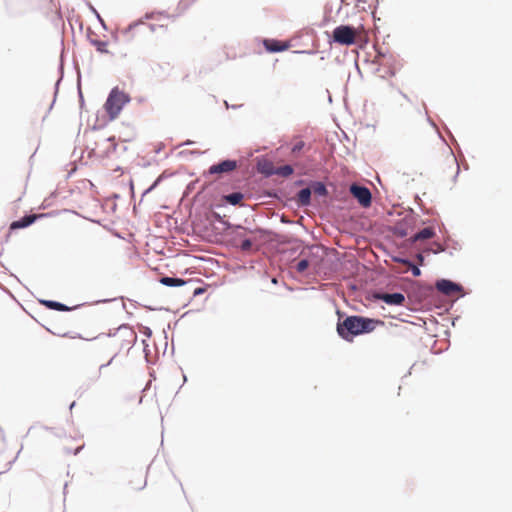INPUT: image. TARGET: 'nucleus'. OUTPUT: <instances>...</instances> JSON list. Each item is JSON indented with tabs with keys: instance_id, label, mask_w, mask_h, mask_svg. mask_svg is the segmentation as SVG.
<instances>
[{
	"instance_id": "obj_1",
	"label": "nucleus",
	"mask_w": 512,
	"mask_h": 512,
	"mask_svg": "<svg viewBox=\"0 0 512 512\" xmlns=\"http://www.w3.org/2000/svg\"><path fill=\"white\" fill-rule=\"evenodd\" d=\"M130 101V97L127 93L115 87L111 90L104 108L110 119H115L119 116L122 108Z\"/></svg>"
},
{
	"instance_id": "obj_2",
	"label": "nucleus",
	"mask_w": 512,
	"mask_h": 512,
	"mask_svg": "<svg viewBox=\"0 0 512 512\" xmlns=\"http://www.w3.org/2000/svg\"><path fill=\"white\" fill-rule=\"evenodd\" d=\"M376 322H337V331L346 340H352L354 336L367 333L374 329Z\"/></svg>"
},
{
	"instance_id": "obj_3",
	"label": "nucleus",
	"mask_w": 512,
	"mask_h": 512,
	"mask_svg": "<svg viewBox=\"0 0 512 512\" xmlns=\"http://www.w3.org/2000/svg\"><path fill=\"white\" fill-rule=\"evenodd\" d=\"M360 30H363V26L353 28L347 25H340L333 30L334 42L350 46L356 42V37L359 35Z\"/></svg>"
},
{
	"instance_id": "obj_4",
	"label": "nucleus",
	"mask_w": 512,
	"mask_h": 512,
	"mask_svg": "<svg viewBox=\"0 0 512 512\" xmlns=\"http://www.w3.org/2000/svg\"><path fill=\"white\" fill-rule=\"evenodd\" d=\"M350 192L354 198H356L359 204L363 207H369L371 205V192L367 187L352 184Z\"/></svg>"
},
{
	"instance_id": "obj_5",
	"label": "nucleus",
	"mask_w": 512,
	"mask_h": 512,
	"mask_svg": "<svg viewBox=\"0 0 512 512\" xmlns=\"http://www.w3.org/2000/svg\"><path fill=\"white\" fill-rule=\"evenodd\" d=\"M238 167V163L236 160H224L218 164H214L210 166L208 170V174L210 175H220L225 173H230L234 171Z\"/></svg>"
},
{
	"instance_id": "obj_6",
	"label": "nucleus",
	"mask_w": 512,
	"mask_h": 512,
	"mask_svg": "<svg viewBox=\"0 0 512 512\" xmlns=\"http://www.w3.org/2000/svg\"><path fill=\"white\" fill-rule=\"evenodd\" d=\"M436 288L438 291L447 296H455L462 292V287L450 280L442 279L437 281Z\"/></svg>"
},
{
	"instance_id": "obj_7",
	"label": "nucleus",
	"mask_w": 512,
	"mask_h": 512,
	"mask_svg": "<svg viewBox=\"0 0 512 512\" xmlns=\"http://www.w3.org/2000/svg\"><path fill=\"white\" fill-rule=\"evenodd\" d=\"M374 297L388 305H402L405 301V296L402 293L379 292L376 293Z\"/></svg>"
},
{
	"instance_id": "obj_8",
	"label": "nucleus",
	"mask_w": 512,
	"mask_h": 512,
	"mask_svg": "<svg viewBox=\"0 0 512 512\" xmlns=\"http://www.w3.org/2000/svg\"><path fill=\"white\" fill-rule=\"evenodd\" d=\"M264 47L268 52H281L289 48V44L275 39H265Z\"/></svg>"
},
{
	"instance_id": "obj_9",
	"label": "nucleus",
	"mask_w": 512,
	"mask_h": 512,
	"mask_svg": "<svg viewBox=\"0 0 512 512\" xmlns=\"http://www.w3.org/2000/svg\"><path fill=\"white\" fill-rule=\"evenodd\" d=\"M36 218H37V216L35 214L24 216L20 220L13 221L10 224L9 229L12 231V230L28 227L36 220Z\"/></svg>"
},
{
	"instance_id": "obj_10",
	"label": "nucleus",
	"mask_w": 512,
	"mask_h": 512,
	"mask_svg": "<svg viewBox=\"0 0 512 512\" xmlns=\"http://www.w3.org/2000/svg\"><path fill=\"white\" fill-rule=\"evenodd\" d=\"M146 27L143 21H139L129 25V27L124 31V35L127 39H133L137 34L141 33Z\"/></svg>"
},
{
	"instance_id": "obj_11",
	"label": "nucleus",
	"mask_w": 512,
	"mask_h": 512,
	"mask_svg": "<svg viewBox=\"0 0 512 512\" xmlns=\"http://www.w3.org/2000/svg\"><path fill=\"white\" fill-rule=\"evenodd\" d=\"M129 484L133 490L143 489L147 484L146 475L143 472L134 474L133 478L129 481Z\"/></svg>"
},
{
	"instance_id": "obj_12",
	"label": "nucleus",
	"mask_w": 512,
	"mask_h": 512,
	"mask_svg": "<svg viewBox=\"0 0 512 512\" xmlns=\"http://www.w3.org/2000/svg\"><path fill=\"white\" fill-rule=\"evenodd\" d=\"M258 171L266 176L275 175L276 167L269 160H263L258 163Z\"/></svg>"
},
{
	"instance_id": "obj_13",
	"label": "nucleus",
	"mask_w": 512,
	"mask_h": 512,
	"mask_svg": "<svg viewBox=\"0 0 512 512\" xmlns=\"http://www.w3.org/2000/svg\"><path fill=\"white\" fill-rule=\"evenodd\" d=\"M434 235H435V232H434L433 228L426 227V228L422 229L421 231H419L418 233H416L413 236L412 240L414 242L420 241V240H426V239L432 238Z\"/></svg>"
},
{
	"instance_id": "obj_14",
	"label": "nucleus",
	"mask_w": 512,
	"mask_h": 512,
	"mask_svg": "<svg viewBox=\"0 0 512 512\" xmlns=\"http://www.w3.org/2000/svg\"><path fill=\"white\" fill-rule=\"evenodd\" d=\"M310 198L311 190L309 188H304L297 194V202L302 206L308 205L310 203Z\"/></svg>"
},
{
	"instance_id": "obj_15",
	"label": "nucleus",
	"mask_w": 512,
	"mask_h": 512,
	"mask_svg": "<svg viewBox=\"0 0 512 512\" xmlns=\"http://www.w3.org/2000/svg\"><path fill=\"white\" fill-rule=\"evenodd\" d=\"M160 283L165 286L174 287V286H183L186 282L180 278L162 277L160 279Z\"/></svg>"
},
{
	"instance_id": "obj_16",
	"label": "nucleus",
	"mask_w": 512,
	"mask_h": 512,
	"mask_svg": "<svg viewBox=\"0 0 512 512\" xmlns=\"http://www.w3.org/2000/svg\"><path fill=\"white\" fill-rule=\"evenodd\" d=\"M293 167L290 165H284L281 167H277L275 170V175L281 176V177H289L293 174Z\"/></svg>"
},
{
	"instance_id": "obj_17",
	"label": "nucleus",
	"mask_w": 512,
	"mask_h": 512,
	"mask_svg": "<svg viewBox=\"0 0 512 512\" xmlns=\"http://www.w3.org/2000/svg\"><path fill=\"white\" fill-rule=\"evenodd\" d=\"M424 326H425V330L427 331L428 335L431 336V337H438L439 336V331H438V324L439 322H429L430 326H427L428 322H423Z\"/></svg>"
},
{
	"instance_id": "obj_18",
	"label": "nucleus",
	"mask_w": 512,
	"mask_h": 512,
	"mask_svg": "<svg viewBox=\"0 0 512 512\" xmlns=\"http://www.w3.org/2000/svg\"><path fill=\"white\" fill-rule=\"evenodd\" d=\"M43 304H45L50 309L59 310V311H68L71 309V308L65 306L64 304L55 302V301H43Z\"/></svg>"
},
{
	"instance_id": "obj_19",
	"label": "nucleus",
	"mask_w": 512,
	"mask_h": 512,
	"mask_svg": "<svg viewBox=\"0 0 512 512\" xmlns=\"http://www.w3.org/2000/svg\"><path fill=\"white\" fill-rule=\"evenodd\" d=\"M226 200L232 205L240 204L243 200V194L240 192L231 193L226 196Z\"/></svg>"
},
{
	"instance_id": "obj_20",
	"label": "nucleus",
	"mask_w": 512,
	"mask_h": 512,
	"mask_svg": "<svg viewBox=\"0 0 512 512\" xmlns=\"http://www.w3.org/2000/svg\"><path fill=\"white\" fill-rule=\"evenodd\" d=\"M93 45L96 47L97 51L101 53H108L107 46L108 43L102 40H93Z\"/></svg>"
},
{
	"instance_id": "obj_21",
	"label": "nucleus",
	"mask_w": 512,
	"mask_h": 512,
	"mask_svg": "<svg viewBox=\"0 0 512 512\" xmlns=\"http://www.w3.org/2000/svg\"><path fill=\"white\" fill-rule=\"evenodd\" d=\"M52 324H53L52 327L46 328L52 334L58 335V336H66L68 334L67 331L61 330L60 328L57 327L58 322H52Z\"/></svg>"
},
{
	"instance_id": "obj_22",
	"label": "nucleus",
	"mask_w": 512,
	"mask_h": 512,
	"mask_svg": "<svg viewBox=\"0 0 512 512\" xmlns=\"http://www.w3.org/2000/svg\"><path fill=\"white\" fill-rule=\"evenodd\" d=\"M309 266V261L306 259H301L295 266L296 271L298 273H303Z\"/></svg>"
},
{
	"instance_id": "obj_23",
	"label": "nucleus",
	"mask_w": 512,
	"mask_h": 512,
	"mask_svg": "<svg viewBox=\"0 0 512 512\" xmlns=\"http://www.w3.org/2000/svg\"><path fill=\"white\" fill-rule=\"evenodd\" d=\"M305 146V143L303 141L296 142L292 147V153H298L300 152Z\"/></svg>"
},
{
	"instance_id": "obj_24",
	"label": "nucleus",
	"mask_w": 512,
	"mask_h": 512,
	"mask_svg": "<svg viewBox=\"0 0 512 512\" xmlns=\"http://www.w3.org/2000/svg\"><path fill=\"white\" fill-rule=\"evenodd\" d=\"M240 247L243 251H249L252 247V242L249 239H245L242 241Z\"/></svg>"
},
{
	"instance_id": "obj_25",
	"label": "nucleus",
	"mask_w": 512,
	"mask_h": 512,
	"mask_svg": "<svg viewBox=\"0 0 512 512\" xmlns=\"http://www.w3.org/2000/svg\"><path fill=\"white\" fill-rule=\"evenodd\" d=\"M315 192L320 194V195H325L326 194V188L325 186L322 184V183H317L316 187H315Z\"/></svg>"
},
{
	"instance_id": "obj_26",
	"label": "nucleus",
	"mask_w": 512,
	"mask_h": 512,
	"mask_svg": "<svg viewBox=\"0 0 512 512\" xmlns=\"http://www.w3.org/2000/svg\"><path fill=\"white\" fill-rule=\"evenodd\" d=\"M410 266H411V271H412L413 276L418 277L421 275V271L417 266L412 265V264H410Z\"/></svg>"
},
{
	"instance_id": "obj_27",
	"label": "nucleus",
	"mask_w": 512,
	"mask_h": 512,
	"mask_svg": "<svg viewBox=\"0 0 512 512\" xmlns=\"http://www.w3.org/2000/svg\"><path fill=\"white\" fill-rule=\"evenodd\" d=\"M345 320L352 321V320H370V319L369 318L360 317V316H349Z\"/></svg>"
},
{
	"instance_id": "obj_28",
	"label": "nucleus",
	"mask_w": 512,
	"mask_h": 512,
	"mask_svg": "<svg viewBox=\"0 0 512 512\" xmlns=\"http://www.w3.org/2000/svg\"><path fill=\"white\" fill-rule=\"evenodd\" d=\"M202 292H203V289H202V288H197V289L194 291V294H195V295H198V294H200V293H202Z\"/></svg>"
},
{
	"instance_id": "obj_29",
	"label": "nucleus",
	"mask_w": 512,
	"mask_h": 512,
	"mask_svg": "<svg viewBox=\"0 0 512 512\" xmlns=\"http://www.w3.org/2000/svg\"><path fill=\"white\" fill-rule=\"evenodd\" d=\"M107 368V365H101L100 368H99V373L101 374V372Z\"/></svg>"
},
{
	"instance_id": "obj_30",
	"label": "nucleus",
	"mask_w": 512,
	"mask_h": 512,
	"mask_svg": "<svg viewBox=\"0 0 512 512\" xmlns=\"http://www.w3.org/2000/svg\"><path fill=\"white\" fill-rule=\"evenodd\" d=\"M417 257H418V260H419L420 264H422L423 260H424L423 256L421 254H419Z\"/></svg>"
},
{
	"instance_id": "obj_31",
	"label": "nucleus",
	"mask_w": 512,
	"mask_h": 512,
	"mask_svg": "<svg viewBox=\"0 0 512 512\" xmlns=\"http://www.w3.org/2000/svg\"><path fill=\"white\" fill-rule=\"evenodd\" d=\"M145 17H146L147 19H148V18H153V14H151V15H148V14H147Z\"/></svg>"
},
{
	"instance_id": "obj_32",
	"label": "nucleus",
	"mask_w": 512,
	"mask_h": 512,
	"mask_svg": "<svg viewBox=\"0 0 512 512\" xmlns=\"http://www.w3.org/2000/svg\"><path fill=\"white\" fill-rule=\"evenodd\" d=\"M388 75L389 76H393L394 75V71H389Z\"/></svg>"
}]
</instances>
